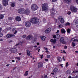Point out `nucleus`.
<instances>
[{
    "mask_svg": "<svg viewBox=\"0 0 78 78\" xmlns=\"http://www.w3.org/2000/svg\"><path fill=\"white\" fill-rule=\"evenodd\" d=\"M64 2L67 4H69L72 2V0H64Z\"/></svg>",
    "mask_w": 78,
    "mask_h": 78,
    "instance_id": "2eb2a0df",
    "label": "nucleus"
},
{
    "mask_svg": "<svg viewBox=\"0 0 78 78\" xmlns=\"http://www.w3.org/2000/svg\"><path fill=\"white\" fill-rule=\"evenodd\" d=\"M57 45H58V47H60V46L61 45V44L60 43H58Z\"/></svg>",
    "mask_w": 78,
    "mask_h": 78,
    "instance_id": "37998d69",
    "label": "nucleus"
},
{
    "mask_svg": "<svg viewBox=\"0 0 78 78\" xmlns=\"http://www.w3.org/2000/svg\"><path fill=\"white\" fill-rule=\"evenodd\" d=\"M53 38H54L55 39V38H56V35H53Z\"/></svg>",
    "mask_w": 78,
    "mask_h": 78,
    "instance_id": "e433bc0d",
    "label": "nucleus"
},
{
    "mask_svg": "<svg viewBox=\"0 0 78 78\" xmlns=\"http://www.w3.org/2000/svg\"><path fill=\"white\" fill-rule=\"evenodd\" d=\"M53 72H55V73L57 72H58V69L55 68L54 70H53Z\"/></svg>",
    "mask_w": 78,
    "mask_h": 78,
    "instance_id": "b1692460",
    "label": "nucleus"
},
{
    "mask_svg": "<svg viewBox=\"0 0 78 78\" xmlns=\"http://www.w3.org/2000/svg\"><path fill=\"white\" fill-rule=\"evenodd\" d=\"M26 42L25 41H22V42H23V43H24V42Z\"/></svg>",
    "mask_w": 78,
    "mask_h": 78,
    "instance_id": "052dcab7",
    "label": "nucleus"
},
{
    "mask_svg": "<svg viewBox=\"0 0 78 78\" xmlns=\"http://www.w3.org/2000/svg\"><path fill=\"white\" fill-rule=\"evenodd\" d=\"M72 45L73 47H75V43H73V42H72Z\"/></svg>",
    "mask_w": 78,
    "mask_h": 78,
    "instance_id": "c9c22d12",
    "label": "nucleus"
},
{
    "mask_svg": "<svg viewBox=\"0 0 78 78\" xmlns=\"http://www.w3.org/2000/svg\"><path fill=\"white\" fill-rule=\"evenodd\" d=\"M61 32L62 34H65L66 33V30L63 28L61 30Z\"/></svg>",
    "mask_w": 78,
    "mask_h": 78,
    "instance_id": "6ab92c4d",
    "label": "nucleus"
},
{
    "mask_svg": "<svg viewBox=\"0 0 78 78\" xmlns=\"http://www.w3.org/2000/svg\"><path fill=\"white\" fill-rule=\"evenodd\" d=\"M68 14H69V15H70V14H71V12H68L67 13Z\"/></svg>",
    "mask_w": 78,
    "mask_h": 78,
    "instance_id": "8fccbe9b",
    "label": "nucleus"
},
{
    "mask_svg": "<svg viewBox=\"0 0 78 78\" xmlns=\"http://www.w3.org/2000/svg\"><path fill=\"white\" fill-rule=\"evenodd\" d=\"M68 66H69V63H68V62H67L66 64V67H67Z\"/></svg>",
    "mask_w": 78,
    "mask_h": 78,
    "instance_id": "49530a36",
    "label": "nucleus"
},
{
    "mask_svg": "<svg viewBox=\"0 0 78 78\" xmlns=\"http://www.w3.org/2000/svg\"><path fill=\"white\" fill-rule=\"evenodd\" d=\"M27 56H30L31 55V53H30V51L29 50H27Z\"/></svg>",
    "mask_w": 78,
    "mask_h": 78,
    "instance_id": "412c9836",
    "label": "nucleus"
},
{
    "mask_svg": "<svg viewBox=\"0 0 78 78\" xmlns=\"http://www.w3.org/2000/svg\"><path fill=\"white\" fill-rule=\"evenodd\" d=\"M58 20H60L61 23L62 24L64 23V22H65L64 20V19H63L62 16L59 17H58Z\"/></svg>",
    "mask_w": 78,
    "mask_h": 78,
    "instance_id": "1a4fd4ad",
    "label": "nucleus"
},
{
    "mask_svg": "<svg viewBox=\"0 0 78 78\" xmlns=\"http://www.w3.org/2000/svg\"><path fill=\"white\" fill-rule=\"evenodd\" d=\"M58 62H61L62 60L61 59V58L60 57H58Z\"/></svg>",
    "mask_w": 78,
    "mask_h": 78,
    "instance_id": "5701e85b",
    "label": "nucleus"
},
{
    "mask_svg": "<svg viewBox=\"0 0 78 78\" xmlns=\"http://www.w3.org/2000/svg\"><path fill=\"white\" fill-rule=\"evenodd\" d=\"M73 41H77V42H78V40L76 39H75L73 40Z\"/></svg>",
    "mask_w": 78,
    "mask_h": 78,
    "instance_id": "a18cd8bd",
    "label": "nucleus"
},
{
    "mask_svg": "<svg viewBox=\"0 0 78 78\" xmlns=\"http://www.w3.org/2000/svg\"><path fill=\"white\" fill-rule=\"evenodd\" d=\"M0 41H3V40L2 39H0Z\"/></svg>",
    "mask_w": 78,
    "mask_h": 78,
    "instance_id": "774afa93",
    "label": "nucleus"
},
{
    "mask_svg": "<svg viewBox=\"0 0 78 78\" xmlns=\"http://www.w3.org/2000/svg\"><path fill=\"white\" fill-rule=\"evenodd\" d=\"M73 73H78V70L73 71Z\"/></svg>",
    "mask_w": 78,
    "mask_h": 78,
    "instance_id": "58836bf2",
    "label": "nucleus"
},
{
    "mask_svg": "<svg viewBox=\"0 0 78 78\" xmlns=\"http://www.w3.org/2000/svg\"><path fill=\"white\" fill-rule=\"evenodd\" d=\"M66 73L67 75H69L70 73V71L69 70H67L66 71Z\"/></svg>",
    "mask_w": 78,
    "mask_h": 78,
    "instance_id": "393cba45",
    "label": "nucleus"
},
{
    "mask_svg": "<svg viewBox=\"0 0 78 78\" xmlns=\"http://www.w3.org/2000/svg\"><path fill=\"white\" fill-rule=\"evenodd\" d=\"M12 42V40L10 41H9V42L10 43V42Z\"/></svg>",
    "mask_w": 78,
    "mask_h": 78,
    "instance_id": "680f3d73",
    "label": "nucleus"
},
{
    "mask_svg": "<svg viewBox=\"0 0 78 78\" xmlns=\"http://www.w3.org/2000/svg\"><path fill=\"white\" fill-rule=\"evenodd\" d=\"M18 13L22 14H24L25 13V9H20L18 10Z\"/></svg>",
    "mask_w": 78,
    "mask_h": 78,
    "instance_id": "423d86ee",
    "label": "nucleus"
},
{
    "mask_svg": "<svg viewBox=\"0 0 78 78\" xmlns=\"http://www.w3.org/2000/svg\"><path fill=\"white\" fill-rule=\"evenodd\" d=\"M21 54H22V53H19V55H21Z\"/></svg>",
    "mask_w": 78,
    "mask_h": 78,
    "instance_id": "0e129e2a",
    "label": "nucleus"
},
{
    "mask_svg": "<svg viewBox=\"0 0 78 78\" xmlns=\"http://www.w3.org/2000/svg\"><path fill=\"white\" fill-rule=\"evenodd\" d=\"M3 17H4L3 15H2V14H0V19H3Z\"/></svg>",
    "mask_w": 78,
    "mask_h": 78,
    "instance_id": "a878e982",
    "label": "nucleus"
},
{
    "mask_svg": "<svg viewBox=\"0 0 78 78\" xmlns=\"http://www.w3.org/2000/svg\"><path fill=\"white\" fill-rule=\"evenodd\" d=\"M12 52H13V53H15V52H17V49L16 48H12L11 49Z\"/></svg>",
    "mask_w": 78,
    "mask_h": 78,
    "instance_id": "aec40b11",
    "label": "nucleus"
},
{
    "mask_svg": "<svg viewBox=\"0 0 78 78\" xmlns=\"http://www.w3.org/2000/svg\"><path fill=\"white\" fill-rule=\"evenodd\" d=\"M56 35V38H57V39H59L61 37V36H60V35L58 34Z\"/></svg>",
    "mask_w": 78,
    "mask_h": 78,
    "instance_id": "cd10ccee",
    "label": "nucleus"
},
{
    "mask_svg": "<svg viewBox=\"0 0 78 78\" xmlns=\"http://www.w3.org/2000/svg\"><path fill=\"white\" fill-rule=\"evenodd\" d=\"M44 49H45V50H46V51H48V49H47V48H45V47H44Z\"/></svg>",
    "mask_w": 78,
    "mask_h": 78,
    "instance_id": "603ef678",
    "label": "nucleus"
},
{
    "mask_svg": "<svg viewBox=\"0 0 78 78\" xmlns=\"http://www.w3.org/2000/svg\"><path fill=\"white\" fill-rule=\"evenodd\" d=\"M70 9L73 12H77V10H78L73 5L71 6Z\"/></svg>",
    "mask_w": 78,
    "mask_h": 78,
    "instance_id": "7ed1b4c3",
    "label": "nucleus"
},
{
    "mask_svg": "<svg viewBox=\"0 0 78 78\" xmlns=\"http://www.w3.org/2000/svg\"><path fill=\"white\" fill-rule=\"evenodd\" d=\"M19 44L18 43L15 46V48H16L17 47H16V46H17L18 45H19Z\"/></svg>",
    "mask_w": 78,
    "mask_h": 78,
    "instance_id": "c03bdc74",
    "label": "nucleus"
},
{
    "mask_svg": "<svg viewBox=\"0 0 78 78\" xmlns=\"http://www.w3.org/2000/svg\"><path fill=\"white\" fill-rule=\"evenodd\" d=\"M16 20V21L19 22L21 20V18L19 16H17L15 18Z\"/></svg>",
    "mask_w": 78,
    "mask_h": 78,
    "instance_id": "dca6fc26",
    "label": "nucleus"
},
{
    "mask_svg": "<svg viewBox=\"0 0 78 78\" xmlns=\"http://www.w3.org/2000/svg\"><path fill=\"white\" fill-rule=\"evenodd\" d=\"M40 56H41L40 58L41 59H42V58H44V56L43 55H41Z\"/></svg>",
    "mask_w": 78,
    "mask_h": 78,
    "instance_id": "ea45409f",
    "label": "nucleus"
},
{
    "mask_svg": "<svg viewBox=\"0 0 78 78\" xmlns=\"http://www.w3.org/2000/svg\"><path fill=\"white\" fill-rule=\"evenodd\" d=\"M17 33V31L16 30H15V32L14 33V34H16V33Z\"/></svg>",
    "mask_w": 78,
    "mask_h": 78,
    "instance_id": "a19ab883",
    "label": "nucleus"
},
{
    "mask_svg": "<svg viewBox=\"0 0 78 78\" xmlns=\"http://www.w3.org/2000/svg\"><path fill=\"white\" fill-rule=\"evenodd\" d=\"M35 41L34 40H32V43H34V42H35Z\"/></svg>",
    "mask_w": 78,
    "mask_h": 78,
    "instance_id": "de8ad7c7",
    "label": "nucleus"
},
{
    "mask_svg": "<svg viewBox=\"0 0 78 78\" xmlns=\"http://www.w3.org/2000/svg\"><path fill=\"white\" fill-rule=\"evenodd\" d=\"M30 21L33 24H35V25H36V24H37V23H39V19L36 18H35L31 19Z\"/></svg>",
    "mask_w": 78,
    "mask_h": 78,
    "instance_id": "f03ea898",
    "label": "nucleus"
},
{
    "mask_svg": "<svg viewBox=\"0 0 78 78\" xmlns=\"http://www.w3.org/2000/svg\"><path fill=\"white\" fill-rule=\"evenodd\" d=\"M2 36H3V34L1 32H0V37H2Z\"/></svg>",
    "mask_w": 78,
    "mask_h": 78,
    "instance_id": "79ce46f5",
    "label": "nucleus"
},
{
    "mask_svg": "<svg viewBox=\"0 0 78 78\" xmlns=\"http://www.w3.org/2000/svg\"><path fill=\"white\" fill-rule=\"evenodd\" d=\"M28 71H27L26 72H25V73L24 74V76H27L28 74Z\"/></svg>",
    "mask_w": 78,
    "mask_h": 78,
    "instance_id": "c85d7f7f",
    "label": "nucleus"
},
{
    "mask_svg": "<svg viewBox=\"0 0 78 78\" xmlns=\"http://www.w3.org/2000/svg\"><path fill=\"white\" fill-rule=\"evenodd\" d=\"M12 7L13 8H14V6H15V3H12L11 4Z\"/></svg>",
    "mask_w": 78,
    "mask_h": 78,
    "instance_id": "c756f323",
    "label": "nucleus"
},
{
    "mask_svg": "<svg viewBox=\"0 0 78 78\" xmlns=\"http://www.w3.org/2000/svg\"><path fill=\"white\" fill-rule=\"evenodd\" d=\"M75 77L76 78H78V75H76Z\"/></svg>",
    "mask_w": 78,
    "mask_h": 78,
    "instance_id": "13d9d810",
    "label": "nucleus"
},
{
    "mask_svg": "<svg viewBox=\"0 0 78 78\" xmlns=\"http://www.w3.org/2000/svg\"><path fill=\"white\" fill-rule=\"evenodd\" d=\"M63 53H66V52L65 51H63Z\"/></svg>",
    "mask_w": 78,
    "mask_h": 78,
    "instance_id": "338daca9",
    "label": "nucleus"
},
{
    "mask_svg": "<svg viewBox=\"0 0 78 78\" xmlns=\"http://www.w3.org/2000/svg\"><path fill=\"white\" fill-rule=\"evenodd\" d=\"M75 24L76 27L78 28V21H76V22L75 23Z\"/></svg>",
    "mask_w": 78,
    "mask_h": 78,
    "instance_id": "bb28decb",
    "label": "nucleus"
},
{
    "mask_svg": "<svg viewBox=\"0 0 78 78\" xmlns=\"http://www.w3.org/2000/svg\"><path fill=\"white\" fill-rule=\"evenodd\" d=\"M25 25L27 27H30L31 26V23L29 22H26L25 23Z\"/></svg>",
    "mask_w": 78,
    "mask_h": 78,
    "instance_id": "9b49d317",
    "label": "nucleus"
},
{
    "mask_svg": "<svg viewBox=\"0 0 78 78\" xmlns=\"http://www.w3.org/2000/svg\"><path fill=\"white\" fill-rule=\"evenodd\" d=\"M50 41L51 42H52L53 44H55L56 42V39H51L50 40Z\"/></svg>",
    "mask_w": 78,
    "mask_h": 78,
    "instance_id": "a211bd4d",
    "label": "nucleus"
},
{
    "mask_svg": "<svg viewBox=\"0 0 78 78\" xmlns=\"http://www.w3.org/2000/svg\"><path fill=\"white\" fill-rule=\"evenodd\" d=\"M2 9V6L0 5V9Z\"/></svg>",
    "mask_w": 78,
    "mask_h": 78,
    "instance_id": "864d4df0",
    "label": "nucleus"
},
{
    "mask_svg": "<svg viewBox=\"0 0 78 78\" xmlns=\"http://www.w3.org/2000/svg\"><path fill=\"white\" fill-rule=\"evenodd\" d=\"M8 19L9 20H12V18L11 17H9L8 18Z\"/></svg>",
    "mask_w": 78,
    "mask_h": 78,
    "instance_id": "f704fd0d",
    "label": "nucleus"
},
{
    "mask_svg": "<svg viewBox=\"0 0 78 78\" xmlns=\"http://www.w3.org/2000/svg\"><path fill=\"white\" fill-rule=\"evenodd\" d=\"M26 36H27L26 35H23V38H25V37H26Z\"/></svg>",
    "mask_w": 78,
    "mask_h": 78,
    "instance_id": "4c0bfd02",
    "label": "nucleus"
},
{
    "mask_svg": "<svg viewBox=\"0 0 78 78\" xmlns=\"http://www.w3.org/2000/svg\"><path fill=\"white\" fill-rule=\"evenodd\" d=\"M45 61H48V59H45Z\"/></svg>",
    "mask_w": 78,
    "mask_h": 78,
    "instance_id": "e2e57ef3",
    "label": "nucleus"
},
{
    "mask_svg": "<svg viewBox=\"0 0 78 78\" xmlns=\"http://www.w3.org/2000/svg\"><path fill=\"white\" fill-rule=\"evenodd\" d=\"M14 36H15V35L12 34H8L6 36V37H7V38H10V37H14Z\"/></svg>",
    "mask_w": 78,
    "mask_h": 78,
    "instance_id": "9d476101",
    "label": "nucleus"
},
{
    "mask_svg": "<svg viewBox=\"0 0 78 78\" xmlns=\"http://www.w3.org/2000/svg\"><path fill=\"white\" fill-rule=\"evenodd\" d=\"M51 14V16H55V12L56 11V10L54 9V8H52L50 10Z\"/></svg>",
    "mask_w": 78,
    "mask_h": 78,
    "instance_id": "0eeeda50",
    "label": "nucleus"
},
{
    "mask_svg": "<svg viewBox=\"0 0 78 78\" xmlns=\"http://www.w3.org/2000/svg\"><path fill=\"white\" fill-rule=\"evenodd\" d=\"M59 30H57V31L56 32V33H59Z\"/></svg>",
    "mask_w": 78,
    "mask_h": 78,
    "instance_id": "bf43d9fd",
    "label": "nucleus"
},
{
    "mask_svg": "<svg viewBox=\"0 0 78 78\" xmlns=\"http://www.w3.org/2000/svg\"><path fill=\"white\" fill-rule=\"evenodd\" d=\"M41 39L42 41H45V40H46V38L45 36L41 37Z\"/></svg>",
    "mask_w": 78,
    "mask_h": 78,
    "instance_id": "4be33fe9",
    "label": "nucleus"
},
{
    "mask_svg": "<svg viewBox=\"0 0 78 78\" xmlns=\"http://www.w3.org/2000/svg\"><path fill=\"white\" fill-rule=\"evenodd\" d=\"M47 57L48 58H50V55H47Z\"/></svg>",
    "mask_w": 78,
    "mask_h": 78,
    "instance_id": "09e8293b",
    "label": "nucleus"
},
{
    "mask_svg": "<svg viewBox=\"0 0 78 78\" xmlns=\"http://www.w3.org/2000/svg\"><path fill=\"white\" fill-rule=\"evenodd\" d=\"M16 59H18V60H19V61L20 60V58L19 57H16Z\"/></svg>",
    "mask_w": 78,
    "mask_h": 78,
    "instance_id": "473e14b6",
    "label": "nucleus"
},
{
    "mask_svg": "<svg viewBox=\"0 0 78 78\" xmlns=\"http://www.w3.org/2000/svg\"><path fill=\"white\" fill-rule=\"evenodd\" d=\"M60 42L64 44H66V42L64 41V37H61L60 40Z\"/></svg>",
    "mask_w": 78,
    "mask_h": 78,
    "instance_id": "6e6552de",
    "label": "nucleus"
},
{
    "mask_svg": "<svg viewBox=\"0 0 78 78\" xmlns=\"http://www.w3.org/2000/svg\"><path fill=\"white\" fill-rule=\"evenodd\" d=\"M51 30V28H48L45 31V33H49Z\"/></svg>",
    "mask_w": 78,
    "mask_h": 78,
    "instance_id": "ddd939ff",
    "label": "nucleus"
},
{
    "mask_svg": "<svg viewBox=\"0 0 78 78\" xmlns=\"http://www.w3.org/2000/svg\"><path fill=\"white\" fill-rule=\"evenodd\" d=\"M59 28H62L63 27V25L62 24H60L59 26Z\"/></svg>",
    "mask_w": 78,
    "mask_h": 78,
    "instance_id": "72a5a7b5",
    "label": "nucleus"
},
{
    "mask_svg": "<svg viewBox=\"0 0 78 78\" xmlns=\"http://www.w3.org/2000/svg\"><path fill=\"white\" fill-rule=\"evenodd\" d=\"M41 7L43 11H47L48 10V5L47 3H44L42 4Z\"/></svg>",
    "mask_w": 78,
    "mask_h": 78,
    "instance_id": "f257e3e1",
    "label": "nucleus"
},
{
    "mask_svg": "<svg viewBox=\"0 0 78 78\" xmlns=\"http://www.w3.org/2000/svg\"><path fill=\"white\" fill-rule=\"evenodd\" d=\"M70 23L69 22H67L65 24L66 26H67V25H68L69 26H70Z\"/></svg>",
    "mask_w": 78,
    "mask_h": 78,
    "instance_id": "7c9ffc66",
    "label": "nucleus"
},
{
    "mask_svg": "<svg viewBox=\"0 0 78 78\" xmlns=\"http://www.w3.org/2000/svg\"><path fill=\"white\" fill-rule=\"evenodd\" d=\"M52 1L53 2H56V1H57V0H52Z\"/></svg>",
    "mask_w": 78,
    "mask_h": 78,
    "instance_id": "3c124183",
    "label": "nucleus"
},
{
    "mask_svg": "<svg viewBox=\"0 0 78 78\" xmlns=\"http://www.w3.org/2000/svg\"><path fill=\"white\" fill-rule=\"evenodd\" d=\"M33 39V37L31 35H28L26 38L27 40H30Z\"/></svg>",
    "mask_w": 78,
    "mask_h": 78,
    "instance_id": "4468645a",
    "label": "nucleus"
},
{
    "mask_svg": "<svg viewBox=\"0 0 78 78\" xmlns=\"http://www.w3.org/2000/svg\"><path fill=\"white\" fill-rule=\"evenodd\" d=\"M43 64L41 62H39L38 63V68H40L41 67H42Z\"/></svg>",
    "mask_w": 78,
    "mask_h": 78,
    "instance_id": "f3484780",
    "label": "nucleus"
},
{
    "mask_svg": "<svg viewBox=\"0 0 78 78\" xmlns=\"http://www.w3.org/2000/svg\"><path fill=\"white\" fill-rule=\"evenodd\" d=\"M64 48L65 49H66V48H67V46H66L64 47Z\"/></svg>",
    "mask_w": 78,
    "mask_h": 78,
    "instance_id": "5fc2aeb1",
    "label": "nucleus"
},
{
    "mask_svg": "<svg viewBox=\"0 0 78 78\" xmlns=\"http://www.w3.org/2000/svg\"><path fill=\"white\" fill-rule=\"evenodd\" d=\"M31 9L32 11H36L37 9V5L36 4H34L31 5Z\"/></svg>",
    "mask_w": 78,
    "mask_h": 78,
    "instance_id": "20e7f679",
    "label": "nucleus"
},
{
    "mask_svg": "<svg viewBox=\"0 0 78 78\" xmlns=\"http://www.w3.org/2000/svg\"><path fill=\"white\" fill-rule=\"evenodd\" d=\"M24 12H25L26 14L28 15L30 13V10L28 9H26L25 10H24Z\"/></svg>",
    "mask_w": 78,
    "mask_h": 78,
    "instance_id": "f8f14e48",
    "label": "nucleus"
},
{
    "mask_svg": "<svg viewBox=\"0 0 78 78\" xmlns=\"http://www.w3.org/2000/svg\"><path fill=\"white\" fill-rule=\"evenodd\" d=\"M9 0H3L2 3L4 6H6L8 5V2Z\"/></svg>",
    "mask_w": 78,
    "mask_h": 78,
    "instance_id": "39448f33",
    "label": "nucleus"
},
{
    "mask_svg": "<svg viewBox=\"0 0 78 78\" xmlns=\"http://www.w3.org/2000/svg\"><path fill=\"white\" fill-rule=\"evenodd\" d=\"M59 66H61V67H62V64H61Z\"/></svg>",
    "mask_w": 78,
    "mask_h": 78,
    "instance_id": "69168bd1",
    "label": "nucleus"
},
{
    "mask_svg": "<svg viewBox=\"0 0 78 78\" xmlns=\"http://www.w3.org/2000/svg\"><path fill=\"white\" fill-rule=\"evenodd\" d=\"M44 78H48V77H47V75H46L44 76Z\"/></svg>",
    "mask_w": 78,
    "mask_h": 78,
    "instance_id": "6e6d98bb",
    "label": "nucleus"
},
{
    "mask_svg": "<svg viewBox=\"0 0 78 78\" xmlns=\"http://www.w3.org/2000/svg\"><path fill=\"white\" fill-rule=\"evenodd\" d=\"M67 33H68L69 34L70 33V29H68L67 30Z\"/></svg>",
    "mask_w": 78,
    "mask_h": 78,
    "instance_id": "2f4dec72",
    "label": "nucleus"
},
{
    "mask_svg": "<svg viewBox=\"0 0 78 78\" xmlns=\"http://www.w3.org/2000/svg\"><path fill=\"white\" fill-rule=\"evenodd\" d=\"M16 30V28H13L12 29V31H14Z\"/></svg>",
    "mask_w": 78,
    "mask_h": 78,
    "instance_id": "4d7b16f0",
    "label": "nucleus"
}]
</instances>
